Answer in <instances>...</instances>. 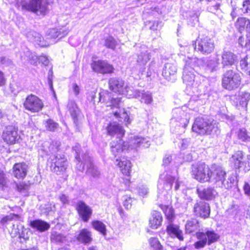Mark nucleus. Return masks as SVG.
<instances>
[{
	"label": "nucleus",
	"instance_id": "obj_1",
	"mask_svg": "<svg viewBox=\"0 0 250 250\" xmlns=\"http://www.w3.org/2000/svg\"><path fill=\"white\" fill-rule=\"evenodd\" d=\"M218 124V123L213 119L197 117L195 119L192 130L201 135H217L220 132Z\"/></svg>",
	"mask_w": 250,
	"mask_h": 250
},
{
	"label": "nucleus",
	"instance_id": "obj_2",
	"mask_svg": "<svg viewBox=\"0 0 250 250\" xmlns=\"http://www.w3.org/2000/svg\"><path fill=\"white\" fill-rule=\"evenodd\" d=\"M197 61L196 58H188L185 60L182 78L184 83L187 86L196 87L200 83L198 80L199 75H195L194 68Z\"/></svg>",
	"mask_w": 250,
	"mask_h": 250
},
{
	"label": "nucleus",
	"instance_id": "obj_3",
	"mask_svg": "<svg viewBox=\"0 0 250 250\" xmlns=\"http://www.w3.org/2000/svg\"><path fill=\"white\" fill-rule=\"evenodd\" d=\"M80 146L76 145L73 147L76 153V159L79 161L77 164L76 167L80 171H83L84 169V166L86 167V173L88 175L92 176L94 178H98L100 175V171L98 168L93 165L91 161L90 157L87 154H84L83 156V161L80 163V155L79 154Z\"/></svg>",
	"mask_w": 250,
	"mask_h": 250
},
{
	"label": "nucleus",
	"instance_id": "obj_4",
	"mask_svg": "<svg viewBox=\"0 0 250 250\" xmlns=\"http://www.w3.org/2000/svg\"><path fill=\"white\" fill-rule=\"evenodd\" d=\"M210 168L205 163L193 164L191 167V175L193 178L200 183L210 181Z\"/></svg>",
	"mask_w": 250,
	"mask_h": 250
},
{
	"label": "nucleus",
	"instance_id": "obj_5",
	"mask_svg": "<svg viewBox=\"0 0 250 250\" xmlns=\"http://www.w3.org/2000/svg\"><path fill=\"white\" fill-rule=\"evenodd\" d=\"M241 80L240 73L232 70H227L223 75L222 86L229 90L236 89L240 85Z\"/></svg>",
	"mask_w": 250,
	"mask_h": 250
},
{
	"label": "nucleus",
	"instance_id": "obj_6",
	"mask_svg": "<svg viewBox=\"0 0 250 250\" xmlns=\"http://www.w3.org/2000/svg\"><path fill=\"white\" fill-rule=\"evenodd\" d=\"M196 237L199 241L195 242L194 246L197 249L205 247L207 244L209 246L217 241L220 238L219 235L212 230H207L205 232H197Z\"/></svg>",
	"mask_w": 250,
	"mask_h": 250
},
{
	"label": "nucleus",
	"instance_id": "obj_7",
	"mask_svg": "<svg viewBox=\"0 0 250 250\" xmlns=\"http://www.w3.org/2000/svg\"><path fill=\"white\" fill-rule=\"evenodd\" d=\"M180 116L173 118L170 121V130L173 133L180 134L185 132V129L189 123V115L183 111L179 110Z\"/></svg>",
	"mask_w": 250,
	"mask_h": 250
},
{
	"label": "nucleus",
	"instance_id": "obj_8",
	"mask_svg": "<svg viewBox=\"0 0 250 250\" xmlns=\"http://www.w3.org/2000/svg\"><path fill=\"white\" fill-rule=\"evenodd\" d=\"M194 49L204 54L211 53L214 49V42L212 39L208 37L199 38L194 44Z\"/></svg>",
	"mask_w": 250,
	"mask_h": 250
},
{
	"label": "nucleus",
	"instance_id": "obj_9",
	"mask_svg": "<svg viewBox=\"0 0 250 250\" xmlns=\"http://www.w3.org/2000/svg\"><path fill=\"white\" fill-rule=\"evenodd\" d=\"M230 160L235 168H242L245 172L250 170V155H247L246 160H244L242 151L239 150L235 152Z\"/></svg>",
	"mask_w": 250,
	"mask_h": 250
},
{
	"label": "nucleus",
	"instance_id": "obj_10",
	"mask_svg": "<svg viewBox=\"0 0 250 250\" xmlns=\"http://www.w3.org/2000/svg\"><path fill=\"white\" fill-rule=\"evenodd\" d=\"M47 3L44 0H30L22 5V8L37 14L44 15L47 11Z\"/></svg>",
	"mask_w": 250,
	"mask_h": 250
},
{
	"label": "nucleus",
	"instance_id": "obj_11",
	"mask_svg": "<svg viewBox=\"0 0 250 250\" xmlns=\"http://www.w3.org/2000/svg\"><path fill=\"white\" fill-rule=\"evenodd\" d=\"M174 178L170 175L168 172L165 171L160 175L158 183V192L164 195L171 189Z\"/></svg>",
	"mask_w": 250,
	"mask_h": 250
},
{
	"label": "nucleus",
	"instance_id": "obj_12",
	"mask_svg": "<svg viewBox=\"0 0 250 250\" xmlns=\"http://www.w3.org/2000/svg\"><path fill=\"white\" fill-rule=\"evenodd\" d=\"M52 170L59 174L64 172L67 167V162L65 156L62 154H57L51 157Z\"/></svg>",
	"mask_w": 250,
	"mask_h": 250
},
{
	"label": "nucleus",
	"instance_id": "obj_13",
	"mask_svg": "<svg viewBox=\"0 0 250 250\" xmlns=\"http://www.w3.org/2000/svg\"><path fill=\"white\" fill-rule=\"evenodd\" d=\"M90 65L94 72L102 74H111L114 70L112 65L104 60L93 61Z\"/></svg>",
	"mask_w": 250,
	"mask_h": 250
},
{
	"label": "nucleus",
	"instance_id": "obj_14",
	"mask_svg": "<svg viewBox=\"0 0 250 250\" xmlns=\"http://www.w3.org/2000/svg\"><path fill=\"white\" fill-rule=\"evenodd\" d=\"M24 106L26 109L32 112H37L42 110L43 104L37 96L31 94L26 97Z\"/></svg>",
	"mask_w": 250,
	"mask_h": 250
},
{
	"label": "nucleus",
	"instance_id": "obj_15",
	"mask_svg": "<svg viewBox=\"0 0 250 250\" xmlns=\"http://www.w3.org/2000/svg\"><path fill=\"white\" fill-rule=\"evenodd\" d=\"M2 137L8 144H14L18 140L20 136L18 129L13 125H7L3 130Z\"/></svg>",
	"mask_w": 250,
	"mask_h": 250
},
{
	"label": "nucleus",
	"instance_id": "obj_16",
	"mask_svg": "<svg viewBox=\"0 0 250 250\" xmlns=\"http://www.w3.org/2000/svg\"><path fill=\"white\" fill-rule=\"evenodd\" d=\"M177 66L176 62H167L165 64L162 75L167 80L174 82L176 79Z\"/></svg>",
	"mask_w": 250,
	"mask_h": 250
},
{
	"label": "nucleus",
	"instance_id": "obj_17",
	"mask_svg": "<svg viewBox=\"0 0 250 250\" xmlns=\"http://www.w3.org/2000/svg\"><path fill=\"white\" fill-rule=\"evenodd\" d=\"M221 63L223 68L231 66L237 61V56L232 52L224 50L221 55Z\"/></svg>",
	"mask_w": 250,
	"mask_h": 250
},
{
	"label": "nucleus",
	"instance_id": "obj_18",
	"mask_svg": "<svg viewBox=\"0 0 250 250\" xmlns=\"http://www.w3.org/2000/svg\"><path fill=\"white\" fill-rule=\"evenodd\" d=\"M194 211L197 215L207 218L210 214L209 204L203 201H197L194 207Z\"/></svg>",
	"mask_w": 250,
	"mask_h": 250
},
{
	"label": "nucleus",
	"instance_id": "obj_19",
	"mask_svg": "<svg viewBox=\"0 0 250 250\" xmlns=\"http://www.w3.org/2000/svg\"><path fill=\"white\" fill-rule=\"evenodd\" d=\"M77 209L82 220L85 222H88L92 213L91 208L84 202L80 201L77 203Z\"/></svg>",
	"mask_w": 250,
	"mask_h": 250
},
{
	"label": "nucleus",
	"instance_id": "obj_20",
	"mask_svg": "<svg viewBox=\"0 0 250 250\" xmlns=\"http://www.w3.org/2000/svg\"><path fill=\"white\" fill-rule=\"evenodd\" d=\"M210 170V181L221 182L226 175V173L223 168L216 165H213L211 167Z\"/></svg>",
	"mask_w": 250,
	"mask_h": 250
},
{
	"label": "nucleus",
	"instance_id": "obj_21",
	"mask_svg": "<svg viewBox=\"0 0 250 250\" xmlns=\"http://www.w3.org/2000/svg\"><path fill=\"white\" fill-rule=\"evenodd\" d=\"M197 191L201 199L206 200H211L214 199L218 194L216 190L211 187L198 188Z\"/></svg>",
	"mask_w": 250,
	"mask_h": 250
},
{
	"label": "nucleus",
	"instance_id": "obj_22",
	"mask_svg": "<svg viewBox=\"0 0 250 250\" xmlns=\"http://www.w3.org/2000/svg\"><path fill=\"white\" fill-rule=\"evenodd\" d=\"M117 139L116 141H113L110 143L112 152L115 156L130 147V144L127 145V143H125L121 138Z\"/></svg>",
	"mask_w": 250,
	"mask_h": 250
},
{
	"label": "nucleus",
	"instance_id": "obj_23",
	"mask_svg": "<svg viewBox=\"0 0 250 250\" xmlns=\"http://www.w3.org/2000/svg\"><path fill=\"white\" fill-rule=\"evenodd\" d=\"M121 100L120 97H111V94L107 91H103L99 93V100L97 102L110 103L111 104L109 105L116 106L120 104Z\"/></svg>",
	"mask_w": 250,
	"mask_h": 250
},
{
	"label": "nucleus",
	"instance_id": "obj_24",
	"mask_svg": "<svg viewBox=\"0 0 250 250\" xmlns=\"http://www.w3.org/2000/svg\"><path fill=\"white\" fill-rule=\"evenodd\" d=\"M109 88L112 91L122 94L126 85L125 82L121 79L113 78L109 80Z\"/></svg>",
	"mask_w": 250,
	"mask_h": 250
},
{
	"label": "nucleus",
	"instance_id": "obj_25",
	"mask_svg": "<svg viewBox=\"0 0 250 250\" xmlns=\"http://www.w3.org/2000/svg\"><path fill=\"white\" fill-rule=\"evenodd\" d=\"M129 144L131 149L136 148L138 147L147 148L150 145L148 138L139 136H134L133 138H131Z\"/></svg>",
	"mask_w": 250,
	"mask_h": 250
},
{
	"label": "nucleus",
	"instance_id": "obj_26",
	"mask_svg": "<svg viewBox=\"0 0 250 250\" xmlns=\"http://www.w3.org/2000/svg\"><path fill=\"white\" fill-rule=\"evenodd\" d=\"M115 164L118 166L124 175L126 176L129 175L132 166L130 161L124 157L120 158V160L117 159L115 161Z\"/></svg>",
	"mask_w": 250,
	"mask_h": 250
},
{
	"label": "nucleus",
	"instance_id": "obj_27",
	"mask_svg": "<svg viewBox=\"0 0 250 250\" xmlns=\"http://www.w3.org/2000/svg\"><path fill=\"white\" fill-rule=\"evenodd\" d=\"M77 240L84 245L91 243L92 241L91 232L86 229H81L76 235Z\"/></svg>",
	"mask_w": 250,
	"mask_h": 250
},
{
	"label": "nucleus",
	"instance_id": "obj_28",
	"mask_svg": "<svg viewBox=\"0 0 250 250\" xmlns=\"http://www.w3.org/2000/svg\"><path fill=\"white\" fill-rule=\"evenodd\" d=\"M27 169V166L25 163H17L13 167V174L18 179H23L26 175Z\"/></svg>",
	"mask_w": 250,
	"mask_h": 250
},
{
	"label": "nucleus",
	"instance_id": "obj_29",
	"mask_svg": "<svg viewBox=\"0 0 250 250\" xmlns=\"http://www.w3.org/2000/svg\"><path fill=\"white\" fill-rule=\"evenodd\" d=\"M107 130L109 135H117V139L123 137L125 132L121 126L115 123L110 124L107 127Z\"/></svg>",
	"mask_w": 250,
	"mask_h": 250
},
{
	"label": "nucleus",
	"instance_id": "obj_30",
	"mask_svg": "<svg viewBox=\"0 0 250 250\" xmlns=\"http://www.w3.org/2000/svg\"><path fill=\"white\" fill-rule=\"evenodd\" d=\"M167 231L172 237H176L181 241L184 239L182 231L180 229L179 227L177 225L169 223L167 226Z\"/></svg>",
	"mask_w": 250,
	"mask_h": 250
},
{
	"label": "nucleus",
	"instance_id": "obj_31",
	"mask_svg": "<svg viewBox=\"0 0 250 250\" xmlns=\"http://www.w3.org/2000/svg\"><path fill=\"white\" fill-rule=\"evenodd\" d=\"M163 218L161 213L154 210L151 212L149 219V226L153 229H157L162 224Z\"/></svg>",
	"mask_w": 250,
	"mask_h": 250
},
{
	"label": "nucleus",
	"instance_id": "obj_32",
	"mask_svg": "<svg viewBox=\"0 0 250 250\" xmlns=\"http://www.w3.org/2000/svg\"><path fill=\"white\" fill-rule=\"evenodd\" d=\"M67 108L74 121V123L77 125L78 119L80 114V111L75 101L73 100H69Z\"/></svg>",
	"mask_w": 250,
	"mask_h": 250
},
{
	"label": "nucleus",
	"instance_id": "obj_33",
	"mask_svg": "<svg viewBox=\"0 0 250 250\" xmlns=\"http://www.w3.org/2000/svg\"><path fill=\"white\" fill-rule=\"evenodd\" d=\"M13 226L14 228L12 229V233L14 234V237L18 236L21 243L23 242L21 239H23V241H25L29 238L26 229L22 225H18L16 228L15 227L14 225Z\"/></svg>",
	"mask_w": 250,
	"mask_h": 250
},
{
	"label": "nucleus",
	"instance_id": "obj_34",
	"mask_svg": "<svg viewBox=\"0 0 250 250\" xmlns=\"http://www.w3.org/2000/svg\"><path fill=\"white\" fill-rule=\"evenodd\" d=\"M235 26L240 32L245 30L250 34V20L245 17L238 18L235 22Z\"/></svg>",
	"mask_w": 250,
	"mask_h": 250
},
{
	"label": "nucleus",
	"instance_id": "obj_35",
	"mask_svg": "<svg viewBox=\"0 0 250 250\" xmlns=\"http://www.w3.org/2000/svg\"><path fill=\"white\" fill-rule=\"evenodd\" d=\"M30 225L31 228L40 232L45 231L50 228V225L48 223L40 219L31 221Z\"/></svg>",
	"mask_w": 250,
	"mask_h": 250
},
{
	"label": "nucleus",
	"instance_id": "obj_36",
	"mask_svg": "<svg viewBox=\"0 0 250 250\" xmlns=\"http://www.w3.org/2000/svg\"><path fill=\"white\" fill-rule=\"evenodd\" d=\"M198 221L196 219L188 220L185 225V231L187 233H191L199 229Z\"/></svg>",
	"mask_w": 250,
	"mask_h": 250
},
{
	"label": "nucleus",
	"instance_id": "obj_37",
	"mask_svg": "<svg viewBox=\"0 0 250 250\" xmlns=\"http://www.w3.org/2000/svg\"><path fill=\"white\" fill-rule=\"evenodd\" d=\"M240 67L243 71L250 75V55H247L240 60Z\"/></svg>",
	"mask_w": 250,
	"mask_h": 250
},
{
	"label": "nucleus",
	"instance_id": "obj_38",
	"mask_svg": "<svg viewBox=\"0 0 250 250\" xmlns=\"http://www.w3.org/2000/svg\"><path fill=\"white\" fill-rule=\"evenodd\" d=\"M219 64V59L218 57L210 58L206 62L207 70L210 72L216 71Z\"/></svg>",
	"mask_w": 250,
	"mask_h": 250
},
{
	"label": "nucleus",
	"instance_id": "obj_39",
	"mask_svg": "<svg viewBox=\"0 0 250 250\" xmlns=\"http://www.w3.org/2000/svg\"><path fill=\"white\" fill-rule=\"evenodd\" d=\"M141 92L140 91L137 90H134L133 87L125 85L124 92L122 93V95H125L128 98H131L139 97L141 96Z\"/></svg>",
	"mask_w": 250,
	"mask_h": 250
},
{
	"label": "nucleus",
	"instance_id": "obj_40",
	"mask_svg": "<svg viewBox=\"0 0 250 250\" xmlns=\"http://www.w3.org/2000/svg\"><path fill=\"white\" fill-rule=\"evenodd\" d=\"M68 31L64 30V29H51L49 31V35L51 38L56 39L59 38L61 39L63 37L66 36Z\"/></svg>",
	"mask_w": 250,
	"mask_h": 250
},
{
	"label": "nucleus",
	"instance_id": "obj_41",
	"mask_svg": "<svg viewBox=\"0 0 250 250\" xmlns=\"http://www.w3.org/2000/svg\"><path fill=\"white\" fill-rule=\"evenodd\" d=\"M50 240L53 243L61 244L66 241V238L63 234L56 231H53L51 233Z\"/></svg>",
	"mask_w": 250,
	"mask_h": 250
},
{
	"label": "nucleus",
	"instance_id": "obj_42",
	"mask_svg": "<svg viewBox=\"0 0 250 250\" xmlns=\"http://www.w3.org/2000/svg\"><path fill=\"white\" fill-rule=\"evenodd\" d=\"M150 59L149 53L146 52H142L138 55L137 62L140 66L145 65Z\"/></svg>",
	"mask_w": 250,
	"mask_h": 250
},
{
	"label": "nucleus",
	"instance_id": "obj_43",
	"mask_svg": "<svg viewBox=\"0 0 250 250\" xmlns=\"http://www.w3.org/2000/svg\"><path fill=\"white\" fill-rule=\"evenodd\" d=\"M26 37L29 41L38 43L41 46H43V44L40 43L42 38L37 32L30 31L27 34Z\"/></svg>",
	"mask_w": 250,
	"mask_h": 250
},
{
	"label": "nucleus",
	"instance_id": "obj_44",
	"mask_svg": "<svg viewBox=\"0 0 250 250\" xmlns=\"http://www.w3.org/2000/svg\"><path fill=\"white\" fill-rule=\"evenodd\" d=\"M92 227L96 230L99 231L103 235H105L106 234V226L103 222L96 220L91 223Z\"/></svg>",
	"mask_w": 250,
	"mask_h": 250
},
{
	"label": "nucleus",
	"instance_id": "obj_45",
	"mask_svg": "<svg viewBox=\"0 0 250 250\" xmlns=\"http://www.w3.org/2000/svg\"><path fill=\"white\" fill-rule=\"evenodd\" d=\"M44 125L47 130L52 132L55 131L59 127L58 124L50 119L45 121Z\"/></svg>",
	"mask_w": 250,
	"mask_h": 250
},
{
	"label": "nucleus",
	"instance_id": "obj_46",
	"mask_svg": "<svg viewBox=\"0 0 250 250\" xmlns=\"http://www.w3.org/2000/svg\"><path fill=\"white\" fill-rule=\"evenodd\" d=\"M237 137L239 140L244 142H250V136L248 134L247 130L240 128L237 132Z\"/></svg>",
	"mask_w": 250,
	"mask_h": 250
},
{
	"label": "nucleus",
	"instance_id": "obj_47",
	"mask_svg": "<svg viewBox=\"0 0 250 250\" xmlns=\"http://www.w3.org/2000/svg\"><path fill=\"white\" fill-rule=\"evenodd\" d=\"M222 185L226 189H229L232 187L234 183V178L233 176H229L227 179L225 178L221 181Z\"/></svg>",
	"mask_w": 250,
	"mask_h": 250
},
{
	"label": "nucleus",
	"instance_id": "obj_48",
	"mask_svg": "<svg viewBox=\"0 0 250 250\" xmlns=\"http://www.w3.org/2000/svg\"><path fill=\"white\" fill-rule=\"evenodd\" d=\"M9 180L6 177L4 173L0 170V188L4 190L5 188L8 187Z\"/></svg>",
	"mask_w": 250,
	"mask_h": 250
},
{
	"label": "nucleus",
	"instance_id": "obj_49",
	"mask_svg": "<svg viewBox=\"0 0 250 250\" xmlns=\"http://www.w3.org/2000/svg\"><path fill=\"white\" fill-rule=\"evenodd\" d=\"M238 42L239 43L242 47L250 48V34L248 33L247 34L246 40L243 37H240L238 39Z\"/></svg>",
	"mask_w": 250,
	"mask_h": 250
},
{
	"label": "nucleus",
	"instance_id": "obj_50",
	"mask_svg": "<svg viewBox=\"0 0 250 250\" xmlns=\"http://www.w3.org/2000/svg\"><path fill=\"white\" fill-rule=\"evenodd\" d=\"M116 42L112 37H109L105 40L104 45L108 48L114 50L116 46Z\"/></svg>",
	"mask_w": 250,
	"mask_h": 250
},
{
	"label": "nucleus",
	"instance_id": "obj_51",
	"mask_svg": "<svg viewBox=\"0 0 250 250\" xmlns=\"http://www.w3.org/2000/svg\"><path fill=\"white\" fill-rule=\"evenodd\" d=\"M146 25L148 26L150 29L152 30H157L161 28L162 24L159 21H146Z\"/></svg>",
	"mask_w": 250,
	"mask_h": 250
},
{
	"label": "nucleus",
	"instance_id": "obj_52",
	"mask_svg": "<svg viewBox=\"0 0 250 250\" xmlns=\"http://www.w3.org/2000/svg\"><path fill=\"white\" fill-rule=\"evenodd\" d=\"M114 115L117 117L121 119H124V121L126 124H128L130 123L129 121V117L127 115L126 112L124 110L121 113L120 111L119 112L118 111H115L114 113Z\"/></svg>",
	"mask_w": 250,
	"mask_h": 250
},
{
	"label": "nucleus",
	"instance_id": "obj_53",
	"mask_svg": "<svg viewBox=\"0 0 250 250\" xmlns=\"http://www.w3.org/2000/svg\"><path fill=\"white\" fill-rule=\"evenodd\" d=\"M149 243L155 250H162V246L158 239L153 237L150 238Z\"/></svg>",
	"mask_w": 250,
	"mask_h": 250
},
{
	"label": "nucleus",
	"instance_id": "obj_54",
	"mask_svg": "<svg viewBox=\"0 0 250 250\" xmlns=\"http://www.w3.org/2000/svg\"><path fill=\"white\" fill-rule=\"evenodd\" d=\"M250 100V93L247 92H243L241 95L240 104L243 106H247Z\"/></svg>",
	"mask_w": 250,
	"mask_h": 250
},
{
	"label": "nucleus",
	"instance_id": "obj_55",
	"mask_svg": "<svg viewBox=\"0 0 250 250\" xmlns=\"http://www.w3.org/2000/svg\"><path fill=\"white\" fill-rule=\"evenodd\" d=\"M60 143L58 141H53L49 146V151L52 153L58 152L60 149Z\"/></svg>",
	"mask_w": 250,
	"mask_h": 250
},
{
	"label": "nucleus",
	"instance_id": "obj_56",
	"mask_svg": "<svg viewBox=\"0 0 250 250\" xmlns=\"http://www.w3.org/2000/svg\"><path fill=\"white\" fill-rule=\"evenodd\" d=\"M142 97V102H144L146 104H150L152 101V97L151 93L148 92L141 94Z\"/></svg>",
	"mask_w": 250,
	"mask_h": 250
},
{
	"label": "nucleus",
	"instance_id": "obj_57",
	"mask_svg": "<svg viewBox=\"0 0 250 250\" xmlns=\"http://www.w3.org/2000/svg\"><path fill=\"white\" fill-rule=\"evenodd\" d=\"M19 218V215L15 214H10L8 215L5 216L3 217L0 220V223L4 224L8 221H12L13 220L17 219Z\"/></svg>",
	"mask_w": 250,
	"mask_h": 250
},
{
	"label": "nucleus",
	"instance_id": "obj_58",
	"mask_svg": "<svg viewBox=\"0 0 250 250\" xmlns=\"http://www.w3.org/2000/svg\"><path fill=\"white\" fill-rule=\"evenodd\" d=\"M241 10L244 13H249L250 12V0H244Z\"/></svg>",
	"mask_w": 250,
	"mask_h": 250
},
{
	"label": "nucleus",
	"instance_id": "obj_59",
	"mask_svg": "<svg viewBox=\"0 0 250 250\" xmlns=\"http://www.w3.org/2000/svg\"><path fill=\"white\" fill-rule=\"evenodd\" d=\"M220 4L214 2V4H209L208 6V10L212 13L216 14V12L219 10Z\"/></svg>",
	"mask_w": 250,
	"mask_h": 250
},
{
	"label": "nucleus",
	"instance_id": "obj_60",
	"mask_svg": "<svg viewBox=\"0 0 250 250\" xmlns=\"http://www.w3.org/2000/svg\"><path fill=\"white\" fill-rule=\"evenodd\" d=\"M167 218L169 220L171 221L174 216V211L171 207H167L164 211Z\"/></svg>",
	"mask_w": 250,
	"mask_h": 250
},
{
	"label": "nucleus",
	"instance_id": "obj_61",
	"mask_svg": "<svg viewBox=\"0 0 250 250\" xmlns=\"http://www.w3.org/2000/svg\"><path fill=\"white\" fill-rule=\"evenodd\" d=\"M133 199L130 197L125 196L124 197V205L126 209L130 208L132 206Z\"/></svg>",
	"mask_w": 250,
	"mask_h": 250
},
{
	"label": "nucleus",
	"instance_id": "obj_62",
	"mask_svg": "<svg viewBox=\"0 0 250 250\" xmlns=\"http://www.w3.org/2000/svg\"><path fill=\"white\" fill-rule=\"evenodd\" d=\"M148 192L147 188L145 186H142L138 189V193L142 196H145Z\"/></svg>",
	"mask_w": 250,
	"mask_h": 250
},
{
	"label": "nucleus",
	"instance_id": "obj_63",
	"mask_svg": "<svg viewBox=\"0 0 250 250\" xmlns=\"http://www.w3.org/2000/svg\"><path fill=\"white\" fill-rule=\"evenodd\" d=\"M8 119L7 115L0 112V123L4 125L8 123Z\"/></svg>",
	"mask_w": 250,
	"mask_h": 250
},
{
	"label": "nucleus",
	"instance_id": "obj_64",
	"mask_svg": "<svg viewBox=\"0 0 250 250\" xmlns=\"http://www.w3.org/2000/svg\"><path fill=\"white\" fill-rule=\"evenodd\" d=\"M6 82V79L4 77V73L0 70V87L4 86Z\"/></svg>",
	"mask_w": 250,
	"mask_h": 250
}]
</instances>
